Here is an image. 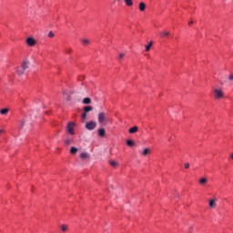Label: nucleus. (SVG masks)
<instances>
[{
  "label": "nucleus",
  "mask_w": 233,
  "mask_h": 233,
  "mask_svg": "<svg viewBox=\"0 0 233 233\" xmlns=\"http://www.w3.org/2000/svg\"><path fill=\"white\" fill-rule=\"evenodd\" d=\"M76 127V123H74V122H69L68 124H67V126H66V132H67V134H70L71 136H74V134H76L75 132H74V127Z\"/></svg>",
  "instance_id": "2"
},
{
  "label": "nucleus",
  "mask_w": 233,
  "mask_h": 233,
  "mask_svg": "<svg viewBox=\"0 0 233 233\" xmlns=\"http://www.w3.org/2000/svg\"><path fill=\"white\" fill-rule=\"evenodd\" d=\"M25 123H26L25 119L21 120L19 127L23 128L25 127Z\"/></svg>",
  "instance_id": "25"
},
{
  "label": "nucleus",
  "mask_w": 233,
  "mask_h": 233,
  "mask_svg": "<svg viewBox=\"0 0 233 233\" xmlns=\"http://www.w3.org/2000/svg\"><path fill=\"white\" fill-rule=\"evenodd\" d=\"M188 25H189V26H190L191 25H194V22H193V21H190V22L188 23Z\"/></svg>",
  "instance_id": "34"
},
{
  "label": "nucleus",
  "mask_w": 233,
  "mask_h": 233,
  "mask_svg": "<svg viewBox=\"0 0 233 233\" xmlns=\"http://www.w3.org/2000/svg\"><path fill=\"white\" fill-rule=\"evenodd\" d=\"M3 132H5V129L0 130V134H3Z\"/></svg>",
  "instance_id": "35"
},
{
  "label": "nucleus",
  "mask_w": 233,
  "mask_h": 233,
  "mask_svg": "<svg viewBox=\"0 0 233 233\" xmlns=\"http://www.w3.org/2000/svg\"><path fill=\"white\" fill-rule=\"evenodd\" d=\"M16 74H18V76H23V74H25V69H23L21 67V66L19 67H17L16 69Z\"/></svg>",
  "instance_id": "13"
},
{
  "label": "nucleus",
  "mask_w": 233,
  "mask_h": 233,
  "mask_svg": "<svg viewBox=\"0 0 233 233\" xmlns=\"http://www.w3.org/2000/svg\"><path fill=\"white\" fill-rule=\"evenodd\" d=\"M106 134V132L105 131V128L101 127L98 129V136H100V137H105Z\"/></svg>",
  "instance_id": "9"
},
{
  "label": "nucleus",
  "mask_w": 233,
  "mask_h": 233,
  "mask_svg": "<svg viewBox=\"0 0 233 233\" xmlns=\"http://www.w3.org/2000/svg\"><path fill=\"white\" fill-rule=\"evenodd\" d=\"M8 112H10V109H8V108H4V109L0 110V114L2 116H6V114H8Z\"/></svg>",
  "instance_id": "16"
},
{
  "label": "nucleus",
  "mask_w": 233,
  "mask_h": 233,
  "mask_svg": "<svg viewBox=\"0 0 233 233\" xmlns=\"http://www.w3.org/2000/svg\"><path fill=\"white\" fill-rule=\"evenodd\" d=\"M127 147H134V141L132 139L127 140Z\"/></svg>",
  "instance_id": "21"
},
{
  "label": "nucleus",
  "mask_w": 233,
  "mask_h": 233,
  "mask_svg": "<svg viewBox=\"0 0 233 233\" xmlns=\"http://www.w3.org/2000/svg\"><path fill=\"white\" fill-rule=\"evenodd\" d=\"M152 151L150 150V148L146 147L143 149V151L141 152V156H144L146 157V156H148Z\"/></svg>",
  "instance_id": "6"
},
{
  "label": "nucleus",
  "mask_w": 233,
  "mask_h": 233,
  "mask_svg": "<svg viewBox=\"0 0 233 233\" xmlns=\"http://www.w3.org/2000/svg\"><path fill=\"white\" fill-rule=\"evenodd\" d=\"M66 99L67 101H72V97H71L70 96H67L66 97Z\"/></svg>",
  "instance_id": "33"
},
{
  "label": "nucleus",
  "mask_w": 233,
  "mask_h": 233,
  "mask_svg": "<svg viewBox=\"0 0 233 233\" xmlns=\"http://www.w3.org/2000/svg\"><path fill=\"white\" fill-rule=\"evenodd\" d=\"M96 127H97V123H96L95 121H90L86 124V130H94Z\"/></svg>",
  "instance_id": "4"
},
{
  "label": "nucleus",
  "mask_w": 233,
  "mask_h": 233,
  "mask_svg": "<svg viewBox=\"0 0 233 233\" xmlns=\"http://www.w3.org/2000/svg\"><path fill=\"white\" fill-rule=\"evenodd\" d=\"M29 65H30V62L24 61L23 64L20 66V67H22L24 69V71H25V70H26L28 68Z\"/></svg>",
  "instance_id": "7"
},
{
  "label": "nucleus",
  "mask_w": 233,
  "mask_h": 233,
  "mask_svg": "<svg viewBox=\"0 0 233 233\" xmlns=\"http://www.w3.org/2000/svg\"><path fill=\"white\" fill-rule=\"evenodd\" d=\"M116 1H121V0H116Z\"/></svg>",
  "instance_id": "36"
},
{
  "label": "nucleus",
  "mask_w": 233,
  "mask_h": 233,
  "mask_svg": "<svg viewBox=\"0 0 233 233\" xmlns=\"http://www.w3.org/2000/svg\"><path fill=\"white\" fill-rule=\"evenodd\" d=\"M90 157V155L86 152L81 153L80 154V158L81 159H88Z\"/></svg>",
  "instance_id": "10"
},
{
  "label": "nucleus",
  "mask_w": 233,
  "mask_h": 233,
  "mask_svg": "<svg viewBox=\"0 0 233 233\" xmlns=\"http://www.w3.org/2000/svg\"><path fill=\"white\" fill-rule=\"evenodd\" d=\"M184 167H185V168H190V164L189 163H186V164H184Z\"/></svg>",
  "instance_id": "30"
},
{
  "label": "nucleus",
  "mask_w": 233,
  "mask_h": 233,
  "mask_svg": "<svg viewBox=\"0 0 233 233\" xmlns=\"http://www.w3.org/2000/svg\"><path fill=\"white\" fill-rule=\"evenodd\" d=\"M138 8H139L140 12H145V10L147 8V5L143 2H141L138 5Z\"/></svg>",
  "instance_id": "8"
},
{
  "label": "nucleus",
  "mask_w": 233,
  "mask_h": 233,
  "mask_svg": "<svg viewBox=\"0 0 233 233\" xmlns=\"http://www.w3.org/2000/svg\"><path fill=\"white\" fill-rule=\"evenodd\" d=\"M206 183H208V179L202 177L199 179V184L205 186Z\"/></svg>",
  "instance_id": "17"
},
{
  "label": "nucleus",
  "mask_w": 233,
  "mask_h": 233,
  "mask_svg": "<svg viewBox=\"0 0 233 233\" xmlns=\"http://www.w3.org/2000/svg\"><path fill=\"white\" fill-rule=\"evenodd\" d=\"M70 154H77V147H72L70 149Z\"/></svg>",
  "instance_id": "22"
},
{
  "label": "nucleus",
  "mask_w": 233,
  "mask_h": 233,
  "mask_svg": "<svg viewBox=\"0 0 233 233\" xmlns=\"http://www.w3.org/2000/svg\"><path fill=\"white\" fill-rule=\"evenodd\" d=\"M94 109V107H92V106H86L84 107V112L88 113V112H92V110Z\"/></svg>",
  "instance_id": "15"
},
{
  "label": "nucleus",
  "mask_w": 233,
  "mask_h": 233,
  "mask_svg": "<svg viewBox=\"0 0 233 233\" xmlns=\"http://www.w3.org/2000/svg\"><path fill=\"white\" fill-rule=\"evenodd\" d=\"M82 103L84 105H90V103H92V99H90V97H86L83 99Z\"/></svg>",
  "instance_id": "14"
},
{
  "label": "nucleus",
  "mask_w": 233,
  "mask_h": 233,
  "mask_svg": "<svg viewBox=\"0 0 233 233\" xmlns=\"http://www.w3.org/2000/svg\"><path fill=\"white\" fill-rule=\"evenodd\" d=\"M137 130H138L137 126H135V127L129 128L128 132H129V134H136V132H137Z\"/></svg>",
  "instance_id": "12"
},
{
  "label": "nucleus",
  "mask_w": 233,
  "mask_h": 233,
  "mask_svg": "<svg viewBox=\"0 0 233 233\" xmlns=\"http://www.w3.org/2000/svg\"><path fill=\"white\" fill-rule=\"evenodd\" d=\"M109 165H111V167H117V162L115 160H111V161H109Z\"/></svg>",
  "instance_id": "24"
},
{
  "label": "nucleus",
  "mask_w": 233,
  "mask_h": 233,
  "mask_svg": "<svg viewBox=\"0 0 233 233\" xmlns=\"http://www.w3.org/2000/svg\"><path fill=\"white\" fill-rule=\"evenodd\" d=\"M65 144L66 145H71L72 144V140L71 139H66V140H65Z\"/></svg>",
  "instance_id": "27"
},
{
  "label": "nucleus",
  "mask_w": 233,
  "mask_h": 233,
  "mask_svg": "<svg viewBox=\"0 0 233 233\" xmlns=\"http://www.w3.org/2000/svg\"><path fill=\"white\" fill-rule=\"evenodd\" d=\"M108 121V115L106 113H99L98 114V123L100 125H106Z\"/></svg>",
  "instance_id": "1"
},
{
  "label": "nucleus",
  "mask_w": 233,
  "mask_h": 233,
  "mask_svg": "<svg viewBox=\"0 0 233 233\" xmlns=\"http://www.w3.org/2000/svg\"><path fill=\"white\" fill-rule=\"evenodd\" d=\"M82 43H83V45H89V44H90V40H88V39H83V40H82Z\"/></svg>",
  "instance_id": "26"
},
{
  "label": "nucleus",
  "mask_w": 233,
  "mask_h": 233,
  "mask_svg": "<svg viewBox=\"0 0 233 233\" xmlns=\"http://www.w3.org/2000/svg\"><path fill=\"white\" fill-rule=\"evenodd\" d=\"M228 80H229V81H233V74H230V75L228 76Z\"/></svg>",
  "instance_id": "31"
},
{
  "label": "nucleus",
  "mask_w": 233,
  "mask_h": 233,
  "mask_svg": "<svg viewBox=\"0 0 233 233\" xmlns=\"http://www.w3.org/2000/svg\"><path fill=\"white\" fill-rule=\"evenodd\" d=\"M127 6H132L134 5V2L132 0H124Z\"/></svg>",
  "instance_id": "20"
},
{
  "label": "nucleus",
  "mask_w": 233,
  "mask_h": 233,
  "mask_svg": "<svg viewBox=\"0 0 233 233\" xmlns=\"http://www.w3.org/2000/svg\"><path fill=\"white\" fill-rule=\"evenodd\" d=\"M54 32H52V31H50L49 33H48V37H54Z\"/></svg>",
  "instance_id": "29"
},
{
  "label": "nucleus",
  "mask_w": 233,
  "mask_h": 233,
  "mask_svg": "<svg viewBox=\"0 0 233 233\" xmlns=\"http://www.w3.org/2000/svg\"><path fill=\"white\" fill-rule=\"evenodd\" d=\"M150 48H152V42L146 46V52H150Z\"/></svg>",
  "instance_id": "23"
},
{
  "label": "nucleus",
  "mask_w": 233,
  "mask_h": 233,
  "mask_svg": "<svg viewBox=\"0 0 233 233\" xmlns=\"http://www.w3.org/2000/svg\"><path fill=\"white\" fill-rule=\"evenodd\" d=\"M25 43L27 46H35V45H37V41H35L34 37H28Z\"/></svg>",
  "instance_id": "5"
},
{
  "label": "nucleus",
  "mask_w": 233,
  "mask_h": 233,
  "mask_svg": "<svg viewBox=\"0 0 233 233\" xmlns=\"http://www.w3.org/2000/svg\"><path fill=\"white\" fill-rule=\"evenodd\" d=\"M214 96L216 99H223L225 97V94L221 89H214Z\"/></svg>",
  "instance_id": "3"
},
{
  "label": "nucleus",
  "mask_w": 233,
  "mask_h": 233,
  "mask_svg": "<svg viewBox=\"0 0 233 233\" xmlns=\"http://www.w3.org/2000/svg\"><path fill=\"white\" fill-rule=\"evenodd\" d=\"M123 57H125V53H120L118 55V59H123Z\"/></svg>",
  "instance_id": "28"
},
{
  "label": "nucleus",
  "mask_w": 233,
  "mask_h": 233,
  "mask_svg": "<svg viewBox=\"0 0 233 233\" xmlns=\"http://www.w3.org/2000/svg\"><path fill=\"white\" fill-rule=\"evenodd\" d=\"M60 228H61L62 232H67L68 231V226H66V225L60 226Z\"/></svg>",
  "instance_id": "19"
},
{
  "label": "nucleus",
  "mask_w": 233,
  "mask_h": 233,
  "mask_svg": "<svg viewBox=\"0 0 233 233\" xmlns=\"http://www.w3.org/2000/svg\"><path fill=\"white\" fill-rule=\"evenodd\" d=\"M82 119H86V112H84V113L82 114Z\"/></svg>",
  "instance_id": "32"
},
{
  "label": "nucleus",
  "mask_w": 233,
  "mask_h": 233,
  "mask_svg": "<svg viewBox=\"0 0 233 233\" xmlns=\"http://www.w3.org/2000/svg\"><path fill=\"white\" fill-rule=\"evenodd\" d=\"M161 37H168L170 35V33L168 31H163L160 33Z\"/></svg>",
  "instance_id": "18"
},
{
  "label": "nucleus",
  "mask_w": 233,
  "mask_h": 233,
  "mask_svg": "<svg viewBox=\"0 0 233 233\" xmlns=\"http://www.w3.org/2000/svg\"><path fill=\"white\" fill-rule=\"evenodd\" d=\"M209 207H210V208H216V207H217L216 198H213V199L209 200Z\"/></svg>",
  "instance_id": "11"
}]
</instances>
